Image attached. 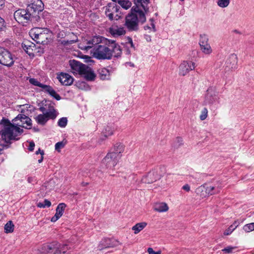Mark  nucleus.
I'll list each match as a JSON object with an SVG mask.
<instances>
[{"label":"nucleus","mask_w":254,"mask_h":254,"mask_svg":"<svg viewBox=\"0 0 254 254\" xmlns=\"http://www.w3.org/2000/svg\"><path fill=\"white\" fill-rule=\"evenodd\" d=\"M34 146H35L34 142L33 141L30 142L29 145V147H28L29 150L30 151H33L34 148Z\"/></svg>","instance_id":"54"},{"label":"nucleus","mask_w":254,"mask_h":254,"mask_svg":"<svg viewBox=\"0 0 254 254\" xmlns=\"http://www.w3.org/2000/svg\"><path fill=\"white\" fill-rule=\"evenodd\" d=\"M41 29L38 28L32 29L29 32V35L36 42L38 39L39 35L41 34Z\"/></svg>","instance_id":"28"},{"label":"nucleus","mask_w":254,"mask_h":254,"mask_svg":"<svg viewBox=\"0 0 254 254\" xmlns=\"http://www.w3.org/2000/svg\"><path fill=\"white\" fill-rule=\"evenodd\" d=\"M221 188L218 185L204 184L200 186L196 190L197 193L200 196L205 197L207 195H211L220 191Z\"/></svg>","instance_id":"7"},{"label":"nucleus","mask_w":254,"mask_h":254,"mask_svg":"<svg viewBox=\"0 0 254 254\" xmlns=\"http://www.w3.org/2000/svg\"><path fill=\"white\" fill-rule=\"evenodd\" d=\"M44 114L49 120H54L57 117L58 113L55 109H52L51 112H47Z\"/></svg>","instance_id":"35"},{"label":"nucleus","mask_w":254,"mask_h":254,"mask_svg":"<svg viewBox=\"0 0 254 254\" xmlns=\"http://www.w3.org/2000/svg\"><path fill=\"white\" fill-rule=\"evenodd\" d=\"M3 24L4 20L0 17V30L2 29Z\"/></svg>","instance_id":"57"},{"label":"nucleus","mask_w":254,"mask_h":254,"mask_svg":"<svg viewBox=\"0 0 254 254\" xmlns=\"http://www.w3.org/2000/svg\"><path fill=\"white\" fill-rule=\"evenodd\" d=\"M162 174L158 172V170H153L148 173L141 179V182L144 183L150 184L160 179Z\"/></svg>","instance_id":"14"},{"label":"nucleus","mask_w":254,"mask_h":254,"mask_svg":"<svg viewBox=\"0 0 254 254\" xmlns=\"http://www.w3.org/2000/svg\"><path fill=\"white\" fill-rule=\"evenodd\" d=\"M0 124L3 126L0 131V134L2 140L5 143H11L12 140H18L23 132V129L17 127L14 123L12 124L8 119L3 118L0 122Z\"/></svg>","instance_id":"2"},{"label":"nucleus","mask_w":254,"mask_h":254,"mask_svg":"<svg viewBox=\"0 0 254 254\" xmlns=\"http://www.w3.org/2000/svg\"><path fill=\"white\" fill-rule=\"evenodd\" d=\"M119 244V242L115 240L105 239L101 242L99 249L102 250L108 248H113L118 246Z\"/></svg>","instance_id":"17"},{"label":"nucleus","mask_w":254,"mask_h":254,"mask_svg":"<svg viewBox=\"0 0 254 254\" xmlns=\"http://www.w3.org/2000/svg\"><path fill=\"white\" fill-rule=\"evenodd\" d=\"M27 8L29 12L33 14L35 19L38 21L40 19L39 13L44 8V4L41 0H27Z\"/></svg>","instance_id":"6"},{"label":"nucleus","mask_w":254,"mask_h":254,"mask_svg":"<svg viewBox=\"0 0 254 254\" xmlns=\"http://www.w3.org/2000/svg\"><path fill=\"white\" fill-rule=\"evenodd\" d=\"M62 215H61V214H60L58 212H57L56 211V214H55V215L52 217V218H51V221L52 222H56V221H57Z\"/></svg>","instance_id":"52"},{"label":"nucleus","mask_w":254,"mask_h":254,"mask_svg":"<svg viewBox=\"0 0 254 254\" xmlns=\"http://www.w3.org/2000/svg\"><path fill=\"white\" fill-rule=\"evenodd\" d=\"M182 189L187 191H189L190 190V187L188 184L184 185Z\"/></svg>","instance_id":"55"},{"label":"nucleus","mask_w":254,"mask_h":254,"mask_svg":"<svg viewBox=\"0 0 254 254\" xmlns=\"http://www.w3.org/2000/svg\"><path fill=\"white\" fill-rule=\"evenodd\" d=\"M39 109L43 114H45L47 112H51L52 109H55L51 104H46L44 106H41Z\"/></svg>","instance_id":"32"},{"label":"nucleus","mask_w":254,"mask_h":254,"mask_svg":"<svg viewBox=\"0 0 254 254\" xmlns=\"http://www.w3.org/2000/svg\"><path fill=\"white\" fill-rule=\"evenodd\" d=\"M43 90L49 94L51 96L57 100H60L61 98L60 96L56 93L51 86L49 85H46V86H44Z\"/></svg>","instance_id":"23"},{"label":"nucleus","mask_w":254,"mask_h":254,"mask_svg":"<svg viewBox=\"0 0 254 254\" xmlns=\"http://www.w3.org/2000/svg\"><path fill=\"white\" fill-rule=\"evenodd\" d=\"M146 21L145 13L137 7H132L131 12L126 17L125 25L130 31L138 30V23Z\"/></svg>","instance_id":"3"},{"label":"nucleus","mask_w":254,"mask_h":254,"mask_svg":"<svg viewBox=\"0 0 254 254\" xmlns=\"http://www.w3.org/2000/svg\"><path fill=\"white\" fill-rule=\"evenodd\" d=\"M67 120L66 118L63 117L60 119L58 121V126L61 127H64L67 125Z\"/></svg>","instance_id":"41"},{"label":"nucleus","mask_w":254,"mask_h":254,"mask_svg":"<svg viewBox=\"0 0 254 254\" xmlns=\"http://www.w3.org/2000/svg\"><path fill=\"white\" fill-rule=\"evenodd\" d=\"M31 46L27 45L26 44H22V47L24 50L29 55H31L32 53H31L29 50H30Z\"/></svg>","instance_id":"50"},{"label":"nucleus","mask_w":254,"mask_h":254,"mask_svg":"<svg viewBox=\"0 0 254 254\" xmlns=\"http://www.w3.org/2000/svg\"><path fill=\"white\" fill-rule=\"evenodd\" d=\"M99 78L101 80H109L110 79V70L106 68H100L98 70Z\"/></svg>","instance_id":"21"},{"label":"nucleus","mask_w":254,"mask_h":254,"mask_svg":"<svg viewBox=\"0 0 254 254\" xmlns=\"http://www.w3.org/2000/svg\"><path fill=\"white\" fill-rule=\"evenodd\" d=\"M29 81L30 84L42 88L43 89L46 85L41 83L37 79L33 78H30Z\"/></svg>","instance_id":"37"},{"label":"nucleus","mask_w":254,"mask_h":254,"mask_svg":"<svg viewBox=\"0 0 254 254\" xmlns=\"http://www.w3.org/2000/svg\"><path fill=\"white\" fill-rule=\"evenodd\" d=\"M34 177H28L27 181L28 182V183H32L34 182Z\"/></svg>","instance_id":"56"},{"label":"nucleus","mask_w":254,"mask_h":254,"mask_svg":"<svg viewBox=\"0 0 254 254\" xmlns=\"http://www.w3.org/2000/svg\"><path fill=\"white\" fill-rule=\"evenodd\" d=\"M40 154L41 155H43L44 153V151L43 150H41L40 149H39L38 150L36 151V154Z\"/></svg>","instance_id":"59"},{"label":"nucleus","mask_w":254,"mask_h":254,"mask_svg":"<svg viewBox=\"0 0 254 254\" xmlns=\"http://www.w3.org/2000/svg\"><path fill=\"white\" fill-rule=\"evenodd\" d=\"M14 60L12 54L6 49L0 48V64L7 66L13 64Z\"/></svg>","instance_id":"8"},{"label":"nucleus","mask_w":254,"mask_h":254,"mask_svg":"<svg viewBox=\"0 0 254 254\" xmlns=\"http://www.w3.org/2000/svg\"><path fill=\"white\" fill-rule=\"evenodd\" d=\"M114 2H118L119 4H121V3H122V2L124 0H112Z\"/></svg>","instance_id":"60"},{"label":"nucleus","mask_w":254,"mask_h":254,"mask_svg":"<svg viewBox=\"0 0 254 254\" xmlns=\"http://www.w3.org/2000/svg\"><path fill=\"white\" fill-rule=\"evenodd\" d=\"M168 209L167 204L164 202L157 203L154 205V210L159 212H166Z\"/></svg>","instance_id":"25"},{"label":"nucleus","mask_w":254,"mask_h":254,"mask_svg":"<svg viewBox=\"0 0 254 254\" xmlns=\"http://www.w3.org/2000/svg\"><path fill=\"white\" fill-rule=\"evenodd\" d=\"M243 230L246 232H250L254 230V227L253 223L245 225L243 227Z\"/></svg>","instance_id":"43"},{"label":"nucleus","mask_w":254,"mask_h":254,"mask_svg":"<svg viewBox=\"0 0 254 254\" xmlns=\"http://www.w3.org/2000/svg\"><path fill=\"white\" fill-rule=\"evenodd\" d=\"M147 252L149 254H161L160 251L155 252L151 248H149L148 249Z\"/></svg>","instance_id":"53"},{"label":"nucleus","mask_w":254,"mask_h":254,"mask_svg":"<svg viewBox=\"0 0 254 254\" xmlns=\"http://www.w3.org/2000/svg\"><path fill=\"white\" fill-rule=\"evenodd\" d=\"M120 7L115 3L109 4L105 10V14L110 20H113L114 18L118 19L119 16L117 13L119 11Z\"/></svg>","instance_id":"10"},{"label":"nucleus","mask_w":254,"mask_h":254,"mask_svg":"<svg viewBox=\"0 0 254 254\" xmlns=\"http://www.w3.org/2000/svg\"><path fill=\"white\" fill-rule=\"evenodd\" d=\"M239 223L237 221H235L229 227L226 229L224 232V235L227 236L231 234L232 232L238 226Z\"/></svg>","instance_id":"31"},{"label":"nucleus","mask_w":254,"mask_h":254,"mask_svg":"<svg viewBox=\"0 0 254 254\" xmlns=\"http://www.w3.org/2000/svg\"><path fill=\"white\" fill-rule=\"evenodd\" d=\"M101 41L100 37L95 36L92 39L88 41L87 46L80 47L81 49L90 50L92 56L99 60L111 59L112 58L111 51L110 47V41L107 45L99 44Z\"/></svg>","instance_id":"1"},{"label":"nucleus","mask_w":254,"mask_h":254,"mask_svg":"<svg viewBox=\"0 0 254 254\" xmlns=\"http://www.w3.org/2000/svg\"><path fill=\"white\" fill-rule=\"evenodd\" d=\"M14 225L11 221H8L4 226V231L6 233H11L14 230Z\"/></svg>","instance_id":"33"},{"label":"nucleus","mask_w":254,"mask_h":254,"mask_svg":"<svg viewBox=\"0 0 254 254\" xmlns=\"http://www.w3.org/2000/svg\"><path fill=\"white\" fill-rule=\"evenodd\" d=\"M43 160V155H41V157L40 159L38 160V162L39 163H41Z\"/></svg>","instance_id":"63"},{"label":"nucleus","mask_w":254,"mask_h":254,"mask_svg":"<svg viewBox=\"0 0 254 254\" xmlns=\"http://www.w3.org/2000/svg\"><path fill=\"white\" fill-rule=\"evenodd\" d=\"M136 175L135 174H131L128 176L127 179L129 182V185L133 184L136 182L137 180L136 179Z\"/></svg>","instance_id":"48"},{"label":"nucleus","mask_w":254,"mask_h":254,"mask_svg":"<svg viewBox=\"0 0 254 254\" xmlns=\"http://www.w3.org/2000/svg\"><path fill=\"white\" fill-rule=\"evenodd\" d=\"M70 247L67 244H61L56 242L42 247V252L47 254H69Z\"/></svg>","instance_id":"4"},{"label":"nucleus","mask_w":254,"mask_h":254,"mask_svg":"<svg viewBox=\"0 0 254 254\" xmlns=\"http://www.w3.org/2000/svg\"><path fill=\"white\" fill-rule=\"evenodd\" d=\"M47 254V253H43L42 252V249H41V251H40V254Z\"/></svg>","instance_id":"64"},{"label":"nucleus","mask_w":254,"mask_h":254,"mask_svg":"<svg viewBox=\"0 0 254 254\" xmlns=\"http://www.w3.org/2000/svg\"><path fill=\"white\" fill-rule=\"evenodd\" d=\"M123 8L127 9L131 6V2L128 0H124L122 3L120 4Z\"/></svg>","instance_id":"42"},{"label":"nucleus","mask_w":254,"mask_h":254,"mask_svg":"<svg viewBox=\"0 0 254 254\" xmlns=\"http://www.w3.org/2000/svg\"><path fill=\"white\" fill-rule=\"evenodd\" d=\"M217 3L219 7L224 8L229 5L230 0H218Z\"/></svg>","instance_id":"39"},{"label":"nucleus","mask_w":254,"mask_h":254,"mask_svg":"<svg viewBox=\"0 0 254 254\" xmlns=\"http://www.w3.org/2000/svg\"><path fill=\"white\" fill-rule=\"evenodd\" d=\"M111 33L114 36H121L126 33V31L123 27H117L111 29Z\"/></svg>","instance_id":"30"},{"label":"nucleus","mask_w":254,"mask_h":254,"mask_svg":"<svg viewBox=\"0 0 254 254\" xmlns=\"http://www.w3.org/2000/svg\"><path fill=\"white\" fill-rule=\"evenodd\" d=\"M47 39L46 34L41 32L36 42L38 44H44L45 42H46V40H47Z\"/></svg>","instance_id":"36"},{"label":"nucleus","mask_w":254,"mask_h":254,"mask_svg":"<svg viewBox=\"0 0 254 254\" xmlns=\"http://www.w3.org/2000/svg\"><path fill=\"white\" fill-rule=\"evenodd\" d=\"M27 8L26 9H19L14 13V17L15 20L19 23L24 25L29 22L37 21L32 16Z\"/></svg>","instance_id":"5"},{"label":"nucleus","mask_w":254,"mask_h":254,"mask_svg":"<svg viewBox=\"0 0 254 254\" xmlns=\"http://www.w3.org/2000/svg\"><path fill=\"white\" fill-rule=\"evenodd\" d=\"M66 207V204L64 203H60L56 208V211L63 215L64 209Z\"/></svg>","instance_id":"40"},{"label":"nucleus","mask_w":254,"mask_h":254,"mask_svg":"<svg viewBox=\"0 0 254 254\" xmlns=\"http://www.w3.org/2000/svg\"><path fill=\"white\" fill-rule=\"evenodd\" d=\"M62 215H61V214H60L58 212H57L56 211V214H55V215L52 217V218H51V221L52 222H56V221H57Z\"/></svg>","instance_id":"51"},{"label":"nucleus","mask_w":254,"mask_h":254,"mask_svg":"<svg viewBox=\"0 0 254 254\" xmlns=\"http://www.w3.org/2000/svg\"><path fill=\"white\" fill-rule=\"evenodd\" d=\"M124 151V146L121 143H117L114 146V150L112 153L118 155L119 158L120 159L121 157V153Z\"/></svg>","instance_id":"27"},{"label":"nucleus","mask_w":254,"mask_h":254,"mask_svg":"<svg viewBox=\"0 0 254 254\" xmlns=\"http://www.w3.org/2000/svg\"><path fill=\"white\" fill-rule=\"evenodd\" d=\"M227 64H230L229 66L231 68H236L237 65V57L236 55H231L229 57V59L227 60Z\"/></svg>","instance_id":"24"},{"label":"nucleus","mask_w":254,"mask_h":254,"mask_svg":"<svg viewBox=\"0 0 254 254\" xmlns=\"http://www.w3.org/2000/svg\"><path fill=\"white\" fill-rule=\"evenodd\" d=\"M110 47L111 51L112 57L113 54L115 57H118L122 54V50L119 45L116 44L114 41H110Z\"/></svg>","instance_id":"19"},{"label":"nucleus","mask_w":254,"mask_h":254,"mask_svg":"<svg viewBox=\"0 0 254 254\" xmlns=\"http://www.w3.org/2000/svg\"><path fill=\"white\" fill-rule=\"evenodd\" d=\"M4 4V0H0V9H2Z\"/></svg>","instance_id":"58"},{"label":"nucleus","mask_w":254,"mask_h":254,"mask_svg":"<svg viewBox=\"0 0 254 254\" xmlns=\"http://www.w3.org/2000/svg\"><path fill=\"white\" fill-rule=\"evenodd\" d=\"M12 122L14 123V124L19 127H25V124L29 127H30L32 125L31 120L28 117L23 114H19L12 120Z\"/></svg>","instance_id":"11"},{"label":"nucleus","mask_w":254,"mask_h":254,"mask_svg":"<svg viewBox=\"0 0 254 254\" xmlns=\"http://www.w3.org/2000/svg\"><path fill=\"white\" fill-rule=\"evenodd\" d=\"M195 64L191 62L184 61L179 66V74L185 76L190 71L194 69Z\"/></svg>","instance_id":"15"},{"label":"nucleus","mask_w":254,"mask_h":254,"mask_svg":"<svg viewBox=\"0 0 254 254\" xmlns=\"http://www.w3.org/2000/svg\"><path fill=\"white\" fill-rule=\"evenodd\" d=\"M69 63L71 71L74 74L81 75L87 66L74 60L69 61Z\"/></svg>","instance_id":"12"},{"label":"nucleus","mask_w":254,"mask_h":254,"mask_svg":"<svg viewBox=\"0 0 254 254\" xmlns=\"http://www.w3.org/2000/svg\"><path fill=\"white\" fill-rule=\"evenodd\" d=\"M114 131V128H113L111 127L107 126L105 127L103 131V134L104 136L106 137L110 136L113 134Z\"/></svg>","instance_id":"34"},{"label":"nucleus","mask_w":254,"mask_h":254,"mask_svg":"<svg viewBox=\"0 0 254 254\" xmlns=\"http://www.w3.org/2000/svg\"><path fill=\"white\" fill-rule=\"evenodd\" d=\"M51 205V202L48 199H45L43 202H39L38 207L40 208L49 207Z\"/></svg>","instance_id":"38"},{"label":"nucleus","mask_w":254,"mask_h":254,"mask_svg":"<svg viewBox=\"0 0 254 254\" xmlns=\"http://www.w3.org/2000/svg\"><path fill=\"white\" fill-rule=\"evenodd\" d=\"M183 144V139L181 137H177L176 138L174 143V146L176 148H178L180 147L181 145Z\"/></svg>","instance_id":"47"},{"label":"nucleus","mask_w":254,"mask_h":254,"mask_svg":"<svg viewBox=\"0 0 254 254\" xmlns=\"http://www.w3.org/2000/svg\"><path fill=\"white\" fill-rule=\"evenodd\" d=\"M9 147V145L8 144H4L2 145L3 149L4 148H8Z\"/></svg>","instance_id":"62"},{"label":"nucleus","mask_w":254,"mask_h":254,"mask_svg":"<svg viewBox=\"0 0 254 254\" xmlns=\"http://www.w3.org/2000/svg\"><path fill=\"white\" fill-rule=\"evenodd\" d=\"M36 122L40 125L44 126L49 119L47 118L44 114H39L35 118Z\"/></svg>","instance_id":"26"},{"label":"nucleus","mask_w":254,"mask_h":254,"mask_svg":"<svg viewBox=\"0 0 254 254\" xmlns=\"http://www.w3.org/2000/svg\"><path fill=\"white\" fill-rule=\"evenodd\" d=\"M65 145V143L64 141L58 142L55 145V149L58 152H60V150L63 148Z\"/></svg>","instance_id":"45"},{"label":"nucleus","mask_w":254,"mask_h":254,"mask_svg":"<svg viewBox=\"0 0 254 254\" xmlns=\"http://www.w3.org/2000/svg\"><path fill=\"white\" fill-rule=\"evenodd\" d=\"M217 92L213 87H210L207 90L205 101L209 104H212L218 100Z\"/></svg>","instance_id":"16"},{"label":"nucleus","mask_w":254,"mask_h":254,"mask_svg":"<svg viewBox=\"0 0 254 254\" xmlns=\"http://www.w3.org/2000/svg\"><path fill=\"white\" fill-rule=\"evenodd\" d=\"M150 21L151 22V27H150L149 26H144V29L145 30H148V29H149L151 31H152L153 32H155L156 31V29H155V24L154 23V22H153V20L152 18H151L150 19Z\"/></svg>","instance_id":"46"},{"label":"nucleus","mask_w":254,"mask_h":254,"mask_svg":"<svg viewBox=\"0 0 254 254\" xmlns=\"http://www.w3.org/2000/svg\"><path fill=\"white\" fill-rule=\"evenodd\" d=\"M119 156L115 153H109L102 160V163L106 165L107 168H112L114 167L119 160Z\"/></svg>","instance_id":"9"},{"label":"nucleus","mask_w":254,"mask_h":254,"mask_svg":"<svg viewBox=\"0 0 254 254\" xmlns=\"http://www.w3.org/2000/svg\"><path fill=\"white\" fill-rule=\"evenodd\" d=\"M236 249V247H232V246H228L224 249H223L222 251L223 252L226 253H232L233 251Z\"/></svg>","instance_id":"49"},{"label":"nucleus","mask_w":254,"mask_h":254,"mask_svg":"<svg viewBox=\"0 0 254 254\" xmlns=\"http://www.w3.org/2000/svg\"><path fill=\"white\" fill-rule=\"evenodd\" d=\"M82 75L86 80L89 81L93 80L95 77V75L91 68L87 66L84 70L83 72L81 74Z\"/></svg>","instance_id":"22"},{"label":"nucleus","mask_w":254,"mask_h":254,"mask_svg":"<svg viewBox=\"0 0 254 254\" xmlns=\"http://www.w3.org/2000/svg\"><path fill=\"white\" fill-rule=\"evenodd\" d=\"M135 6L132 7H137L140 9V7H141L144 10L146 14H147L149 8L147 6L149 0H133Z\"/></svg>","instance_id":"20"},{"label":"nucleus","mask_w":254,"mask_h":254,"mask_svg":"<svg viewBox=\"0 0 254 254\" xmlns=\"http://www.w3.org/2000/svg\"><path fill=\"white\" fill-rule=\"evenodd\" d=\"M59 81L64 85H70L73 82V77L67 73H61L58 76Z\"/></svg>","instance_id":"18"},{"label":"nucleus","mask_w":254,"mask_h":254,"mask_svg":"<svg viewBox=\"0 0 254 254\" xmlns=\"http://www.w3.org/2000/svg\"><path fill=\"white\" fill-rule=\"evenodd\" d=\"M129 43L130 44V46L131 47H133L134 48V45H133V42H132V39L131 38L129 39Z\"/></svg>","instance_id":"61"},{"label":"nucleus","mask_w":254,"mask_h":254,"mask_svg":"<svg viewBox=\"0 0 254 254\" xmlns=\"http://www.w3.org/2000/svg\"><path fill=\"white\" fill-rule=\"evenodd\" d=\"M207 115H208V110L206 108H204L202 110V111L201 112V114L199 116V118H200V120L203 121L205 119H206V118L207 117Z\"/></svg>","instance_id":"44"},{"label":"nucleus","mask_w":254,"mask_h":254,"mask_svg":"<svg viewBox=\"0 0 254 254\" xmlns=\"http://www.w3.org/2000/svg\"><path fill=\"white\" fill-rule=\"evenodd\" d=\"M208 42V38L206 35H200L199 44L201 51L206 55H210L212 52V50Z\"/></svg>","instance_id":"13"},{"label":"nucleus","mask_w":254,"mask_h":254,"mask_svg":"<svg viewBox=\"0 0 254 254\" xmlns=\"http://www.w3.org/2000/svg\"><path fill=\"white\" fill-rule=\"evenodd\" d=\"M146 225V222L138 223L132 227V230L134 231V234H136L143 230Z\"/></svg>","instance_id":"29"}]
</instances>
